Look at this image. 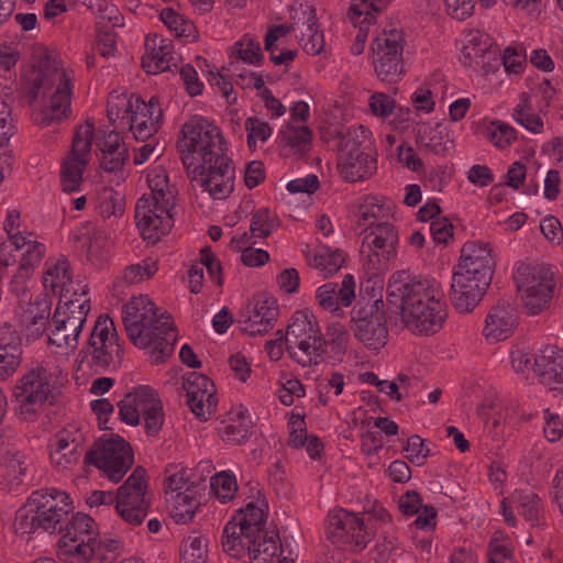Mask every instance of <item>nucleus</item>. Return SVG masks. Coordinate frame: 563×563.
Segmentation results:
<instances>
[{"label":"nucleus","mask_w":563,"mask_h":563,"mask_svg":"<svg viewBox=\"0 0 563 563\" xmlns=\"http://www.w3.org/2000/svg\"><path fill=\"white\" fill-rule=\"evenodd\" d=\"M188 176L213 199H224L234 189V167L220 129L192 115L180 129L176 143Z\"/></svg>","instance_id":"f257e3e1"},{"label":"nucleus","mask_w":563,"mask_h":563,"mask_svg":"<svg viewBox=\"0 0 563 563\" xmlns=\"http://www.w3.org/2000/svg\"><path fill=\"white\" fill-rule=\"evenodd\" d=\"M268 505L265 499L250 501L238 510V516L223 528L222 547L233 558L247 553L251 563H274L283 552L279 531L274 526L265 528Z\"/></svg>","instance_id":"f03ea898"},{"label":"nucleus","mask_w":563,"mask_h":563,"mask_svg":"<svg viewBox=\"0 0 563 563\" xmlns=\"http://www.w3.org/2000/svg\"><path fill=\"white\" fill-rule=\"evenodd\" d=\"M386 299L399 309L402 323L415 333L434 334L446 319L445 306L435 299L431 280L411 276L406 271L391 275Z\"/></svg>","instance_id":"7ed1b4c3"},{"label":"nucleus","mask_w":563,"mask_h":563,"mask_svg":"<svg viewBox=\"0 0 563 563\" xmlns=\"http://www.w3.org/2000/svg\"><path fill=\"white\" fill-rule=\"evenodd\" d=\"M55 89L49 97V103L34 113L35 123L47 126L59 123L70 112V98L73 93L71 77L66 70L59 68L57 62L48 52H43L35 64L24 75L22 91L29 98V106L34 107L42 92L45 96Z\"/></svg>","instance_id":"20e7f679"},{"label":"nucleus","mask_w":563,"mask_h":563,"mask_svg":"<svg viewBox=\"0 0 563 563\" xmlns=\"http://www.w3.org/2000/svg\"><path fill=\"white\" fill-rule=\"evenodd\" d=\"M146 297H133L123 306L122 321L131 342L141 349L151 347L153 364L164 363L174 352L177 332L173 322L162 321L164 314Z\"/></svg>","instance_id":"39448f33"},{"label":"nucleus","mask_w":563,"mask_h":563,"mask_svg":"<svg viewBox=\"0 0 563 563\" xmlns=\"http://www.w3.org/2000/svg\"><path fill=\"white\" fill-rule=\"evenodd\" d=\"M69 496L56 488L33 492L26 504L16 511L15 520L22 533L38 529L51 533L64 531L63 520L71 511Z\"/></svg>","instance_id":"423d86ee"},{"label":"nucleus","mask_w":563,"mask_h":563,"mask_svg":"<svg viewBox=\"0 0 563 563\" xmlns=\"http://www.w3.org/2000/svg\"><path fill=\"white\" fill-rule=\"evenodd\" d=\"M87 296L88 288L84 285L79 292L75 289L64 303L59 300L52 318L55 329L48 336L51 344L65 349L77 347L79 334L90 311V299Z\"/></svg>","instance_id":"0eeeda50"},{"label":"nucleus","mask_w":563,"mask_h":563,"mask_svg":"<svg viewBox=\"0 0 563 563\" xmlns=\"http://www.w3.org/2000/svg\"><path fill=\"white\" fill-rule=\"evenodd\" d=\"M313 316L296 312L286 331V350L302 366L318 365L328 353V342L311 321Z\"/></svg>","instance_id":"6e6552de"},{"label":"nucleus","mask_w":563,"mask_h":563,"mask_svg":"<svg viewBox=\"0 0 563 563\" xmlns=\"http://www.w3.org/2000/svg\"><path fill=\"white\" fill-rule=\"evenodd\" d=\"M514 279L528 314H539L550 306L555 282L549 268L543 265L520 263Z\"/></svg>","instance_id":"1a4fd4ad"},{"label":"nucleus","mask_w":563,"mask_h":563,"mask_svg":"<svg viewBox=\"0 0 563 563\" xmlns=\"http://www.w3.org/2000/svg\"><path fill=\"white\" fill-rule=\"evenodd\" d=\"M85 461L102 470L107 477L118 483L134 462L133 450L121 435H102L86 453Z\"/></svg>","instance_id":"9d476101"},{"label":"nucleus","mask_w":563,"mask_h":563,"mask_svg":"<svg viewBox=\"0 0 563 563\" xmlns=\"http://www.w3.org/2000/svg\"><path fill=\"white\" fill-rule=\"evenodd\" d=\"M350 329L366 347L379 350L387 343L388 328L382 298L357 301L351 312Z\"/></svg>","instance_id":"9b49d317"},{"label":"nucleus","mask_w":563,"mask_h":563,"mask_svg":"<svg viewBox=\"0 0 563 563\" xmlns=\"http://www.w3.org/2000/svg\"><path fill=\"white\" fill-rule=\"evenodd\" d=\"M361 255L366 257L365 266L375 274L387 268V262L396 256L399 236L395 227L388 222L372 221L364 229Z\"/></svg>","instance_id":"f8f14e48"},{"label":"nucleus","mask_w":563,"mask_h":563,"mask_svg":"<svg viewBox=\"0 0 563 563\" xmlns=\"http://www.w3.org/2000/svg\"><path fill=\"white\" fill-rule=\"evenodd\" d=\"M146 472L136 466L126 481L117 489L115 510L132 526H139L146 517L150 500L146 497Z\"/></svg>","instance_id":"ddd939ff"},{"label":"nucleus","mask_w":563,"mask_h":563,"mask_svg":"<svg viewBox=\"0 0 563 563\" xmlns=\"http://www.w3.org/2000/svg\"><path fill=\"white\" fill-rule=\"evenodd\" d=\"M176 206L166 205L157 198L143 195L135 206L136 227L147 243L155 244L162 236L168 234L174 227L173 209Z\"/></svg>","instance_id":"4468645a"},{"label":"nucleus","mask_w":563,"mask_h":563,"mask_svg":"<svg viewBox=\"0 0 563 563\" xmlns=\"http://www.w3.org/2000/svg\"><path fill=\"white\" fill-rule=\"evenodd\" d=\"M404 38L400 32L391 30L372 43L373 65L380 81L396 84L404 74Z\"/></svg>","instance_id":"2eb2a0df"},{"label":"nucleus","mask_w":563,"mask_h":563,"mask_svg":"<svg viewBox=\"0 0 563 563\" xmlns=\"http://www.w3.org/2000/svg\"><path fill=\"white\" fill-rule=\"evenodd\" d=\"M49 377L45 367L36 366L18 380L13 395L25 420H34L37 417L36 406H42L49 397L54 398Z\"/></svg>","instance_id":"dca6fc26"},{"label":"nucleus","mask_w":563,"mask_h":563,"mask_svg":"<svg viewBox=\"0 0 563 563\" xmlns=\"http://www.w3.org/2000/svg\"><path fill=\"white\" fill-rule=\"evenodd\" d=\"M95 125L91 120H86L84 131L80 126L71 143V150L60 168L62 186L65 192L79 189L82 181V173L88 164L86 156L90 153Z\"/></svg>","instance_id":"f3484780"},{"label":"nucleus","mask_w":563,"mask_h":563,"mask_svg":"<svg viewBox=\"0 0 563 563\" xmlns=\"http://www.w3.org/2000/svg\"><path fill=\"white\" fill-rule=\"evenodd\" d=\"M279 308L274 297L262 295L254 298L239 316L242 332L251 336L264 335L273 329Z\"/></svg>","instance_id":"a211bd4d"},{"label":"nucleus","mask_w":563,"mask_h":563,"mask_svg":"<svg viewBox=\"0 0 563 563\" xmlns=\"http://www.w3.org/2000/svg\"><path fill=\"white\" fill-rule=\"evenodd\" d=\"M490 284L477 282L472 276L453 272L450 299L462 313L471 312L479 303Z\"/></svg>","instance_id":"6ab92c4d"},{"label":"nucleus","mask_w":563,"mask_h":563,"mask_svg":"<svg viewBox=\"0 0 563 563\" xmlns=\"http://www.w3.org/2000/svg\"><path fill=\"white\" fill-rule=\"evenodd\" d=\"M533 371L543 386L563 393V349H543L534 358Z\"/></svg>","instance_id":"aec40b11"},{"label":"nucleus","mask_w":563,"mask_h":563,"mask_svg":"<svg viewBox=\"0 0 563 563\" xmlns=\"http://www.w3.org/2000/svg\"><path fill=\"white\" fill-rule=\"evenodd\" d=\"M96 146L101 152L99 161L102 169L113 173L123 168L129 154L128 148L122 145L120 134L115 130L103 132L102 136H98Z\"/></svg>","instance_id":"412c9836"},{"label":"nucleus","mask_w":563,"mask_h":563,"mask_svg":"<svg viewBox=\"0 0 563 563\" xmlns=\"http://www.w3.org/2000/svg\"><path fill=\"white\" fill-rule=\"evenodd\" d=\"M355 297V282L352 275L346 274L341 287L335 283H327L317 289L316 298L320 307L331 312H339L341 303L349 307Z\"/></svg>","instance_id":"4be33fe9"},{"label":"nucleus","mask_w":563,"mask_h":563,"mask_svg":"<svg viewBox=\"0 0 563 563\" xmlns=\"http://www.w3.org/2000/svg\"><path fill=\"white\" fill-rule=\"evenodd\" d=\"M516 322L515 308L508 302H498L486 317L484 335L494 341L506 340L515 329Z\"/></svg>","instance_id":"5701e85b"},{"label":"nucleus","mask_w":563,"mask_h":563,"mask_svg":"<svg viewBox=\"0 0 563 563\" xmlns=\"http://www.w3.org/2000/svg\"><path fill=\"white\" fill-rule=\"evenodd\" d=\"M51 306V298L47 295H40L22 309L19 316L20 323L34 338H40L45 332L49 322Z\"/></svg>","instance_id":"b1692460"},{"label":"nucleus","mask_w":563,"mask_h":563,"mask_svg":"<svg viewBox=\"0 0 563 563\" xmlns=\"http://www.w3.org/2000/svg\"><path fill=\"white\" fill-rule=\"evenodd\" d=\"M213 382L206 375L191 372L183 379V388L186 390L187 405L196 417L207 420L208 416L203 409L205 397H211L210 390Z\"/></svg>","instance_id":"393cba45"},{"label":"nucleus","mask_w":563,"mask_h":563,"mask_svg":"<svg viewBox=\"0 0 563 563\" xmlns=\"http://www.w3.org/2000/svg\"><path fill=\"white\" fill-rule=\"evenodd\" d=\"M170 42L161 36L147 35L145 40V56L142 67L147 74H157L169 69Z\"/></svg>","instance_id":"a878e982"},{"label":"nucleus","mask_w":563,"mask_h":563,"mask_svg":"<svg viewBox=\"0 0 563 563\" xmlns=\"http://www.w3.org/2000/svg\"><path fill=\"white\" fill-rule=\"evenodd\" d=\"M51 446L52 463L59 468H67L79 457V440L68 430L56 433Z\"/></svg>","instance_id":"bb28decb"},{"label":"nucleus","mask_w":563,"mask_h":563,"mask_svg":"<svg viewBox=\"0 0 563 563\" xmlns=\"http://www.w3.org/2000/svg\"><path fill=\"white\" fill-rule=\"evenodd\" d=\"M153 395L154 389L148 385H141L128 393L117 404L120 420L129 426H137L142 412L141 407L144 406L146 398Z\"/></svg>","instance_id":"cd10ccee"},{"label":"nucleus","mask_w":563,"mask_h":563,"mask_svg":"<svg viewBox=\"0 0 563 563\" xmlns=\"http://www.w3.org/2000/svg\"><path fill=\"white\" fill-rule=\"evenodd\" d=\"M172 518L176 523H187L192 518L200 505L196 498L195 486H186V490L178 492L166 498Z\"/></svg>","instance_id":"c85d7f7f"},{"label":"nucleus","mask_w":563,"mask_h":563,"mask_svg":"<svg viewBox=\"0 0 563 563\" xmlns=\"http://www.w3.org/2000/svg\"><path fill=\"white\" fill-rule=\"evenodd\" d=\"M58 547L67 558L75 560L77 563H86L100 550L101 540L96 537L71 539L68 536H62Z\"/></svg>","instance_id":"c756f323"},{"label":"nucleus","mask_w":563,"mask_h":563,"mask_svg":"<svg viewBox=\"0 0 563 563\" xmlns=\"http://www.w3.org/2000/svg\"><path fill=\"white\" fill-rule=\"evenodd\" d=\"M58 547L67 558L75 560L77 563H86L100 550L101 540L96 537L71 539L68 536H62Z\"/></svg>","instance_id":"7c9ffc66"},{"label":"nucleus","mask_w":563,"mask_h":563,"mask_svg":"<svg viewBox=\"0 0 563 563\" xmlns=\"http://www.w3.org/2000/svg\"><path fill=\"white\" fill-rule=\"evenodd\" d=\"M69 268V262L64 256L59 257L55 262L47 261L46 272L43 277L45 288H51L53 291L59 288L62 292L60 298H67L71 286Z\"/></svg>","instance_id":"2f4dec72"},{"label":"nucleus","mask_w":563,"mask_h":563,"mask_svg":"<svg viewBox=\"0 0 563 563\" xmlns=\"http://www.w3.org/2000/svg\"><path fill=\"white\" fill-rule=\"evenodd\" d=\"M354 159L339 161L338 168L347 181L355 183L369 178L377 169L376 158L371 154L353 156Z\"/></svg>","instance_id":"473e14b6"},{"label":"nucleus","mask_w":563,"mask_h":563,"mask_svg":"<svg viewBox=\"0 0 563 563\" xmlns=\"http://www.w3.org/2000/svg\"><path fill=\"white\" fill-rule=\"evenodd\" d=\"M307 19L301 24L300 41L303 42L302 47L310 55H318L324 46L323 33L318 30L316 10L310 5H306L302 11Z\"/></svg>","instance_id":"72a5a7b5"},{"label":"nucleus","mask_w":563,"mask_h":563,"mask_svg":"<svg viewBox=\"0 0 563 563\" xmlns=\"http://www.w3.org/2000/svg\"><path fill=\"white\" fill-rule=\"evenodd\" d=\"M361 130L362 140L356 133V130L354 131H347L345 134L342 132H339L338 135L341 139L340 142V158L339 161H347V159H354L353 156H361L371 154L369 152V144H367V137H368V131L365 130L363 126L358 128Z\"/></svg>","instance_id":"f704fd0d"},{"label":"nucleus","mask_w":563,"mask_h":563,"mask_svg":"<svg viewBox=\"0 0 563 563\" xmlns=\"http://www.w3.org/2000/svg\"><path fill=\"white\" fill-rule=\"evenodd\" d=\"M418 143L434 154L449 150L452 142L448 139L446 128L438 123L434 126L424 125L418 130Z\"/></svg>","instance_id":"c9c22d12"},{"label":"nucleus","mask_w":563,"mask_h":563,"mask_svg":"<svg viewBox=\"0 0 563 563\" xmlns=\"http://www.w3.org/2000/svg\"><path fill=\"white\" fill-rule=\"evenodd\" d=\"M141 410V415H143L144 418L145 433L148 437L157 435L164 424V410L163 402L155 389L154 395L146 398Z\"/></svg>","instance_id":"e433bc0d"},{"label":"nucleus","mask_w":563,"mask_h":563,"mask_svg":"<svg viewBox=\"0 0 563 563\" xmlns=\"http://www.w3.org/2000/svg\"><path fill=\"white\" fill-rule=\"evenodd\" d=\"M386 4L385 0H354L349 9L347 18L354 25H369L374 23L375 14L382 12Z\"/></svg>","instance_id":"4c0bfd02"},{"label":"nucleus","mask_w":563,"mask_h":563,"mask_svg":"<svg viewBox=\"0 0 563 563\" xmlns=\"http://www.w3.org/2000/svg\"><path fill=\"white\" fill-rule=\"evenodd\" d=\"M280 227V220L268 208L257 209L251 218L250 236L257 239L268 238Z\"/></svg>","instance_id":"58836bf2"},{"label":"nucleus","mask_w":563,"mask_h":563,"mask_svg":"<svg viewBox=\"0 0 563 563\" xmlns=\"http://www.w3.org/2000/svg\"><path fill=\"white\" fill-rule=\"evenodd\" d=\"M510 501L521 509V515L531 526L539 525L542 509L541 499L537 494L515 490L510 497Z\"/></svg>","instance_id":"ea45409f"},{"label":"nucleus","mask_w":563,"mask_h":563,"mask_svg":"<svg viewBox=\"0 0 563 563\" xmlns=\"http://www.w3.org/2000/svg\"><path fill=\"white\" fill-rule=\"evenodd\" d=\"M280 142L300 153L309 150L312 142V131L307 126H292L288 124L279 132Z\"/></svg>","instance_id":"a19ab883"},{"label":"nucleus","mask_w":563,"mask_h":563,"mask_svg":"<svg viewBox=\"0 0 563 563\" xmlns=\"http://www.w3.org/2000/svg\"><path fill=\"white\" fill-rule=\"evenodd\" d=\"M151 194L147 197L157 198L169 206H176V190L169 185L167 175L162 170L148 176Z\"/></svg>","instance_id":"79ce46f5"},{"label":"nucleus","mask_w":563,"mask_h":563,"mask_svg":"<svg viewBox=\"0 0 563 563\" xmlns=\"http://www.w3.org/2000/svg\"><path fill=\"white\" fill-rule=\"evenodd\" d=\"M485 261H472L466 263H459L454 272L462 273L481 283H492L493 274L495 271V261L493 257H485Z\"/></svg>","instance_id":"37998d69"},{"label":"nucleus","mask_w":563,"mask_h":563,"mask_svg":"<svg viewBox=\"0 0 563 563\" xmlns=\"http://www.w3.org/2000/svg\"><path fill=\"white\" fill-rule=\"evenodd\" d=\"M134 103L132 99L129 100L125 112L129 114L130 130L133 132L136 141L144 142L151 136L155 135L159 130V124L156 121L148 122L146 119H139V113L133 110Z\"/></svg>","instance_id":"c03bdc74"},{"label":"nucleus","mask_w":563,"mask_h":563,"mask_svg":"<svg viewBox=\"0 0 563 563\" xmlns=\"http://www.w3.org/2000/svg\"><path fill=\"white\" fill-rule=\"evenodd\" d=\"M345 262V254L340 250H330L323 247L319 251L313 258L316 268L324 273V276L333 275L336 273Z\"/></svg>","instance_id":"a18cd8bd"},{"label":"nucleus","mask_w":563,"mask_h":563,"mask_svg":"<svg viewBox=\"0 0 563 563\" xmlns=\"http://www.w3.org/2000/svg\"><path fill=\"white\" fill-rule=\"evenodd\" d=\"M208 540L203 537H188L184 541L180 563H207Z\"/></svg>","instance_id":"49530a36"},{"label":"nucleus","mask_w":563,"mask_h":563,"mask_svg":"<svg viewBox=\"0 0 563 563\" xmlns=\"http://www.w3.org/2000/svg\"><path fill=\"white\" fill-rule=\"evenodd\" d=\"M124 196L113 189H104L99 202V213L103 218L121 217L124 213Z\"/></svg>","instance_id":"de8ad7c7"},{"label":"nucleus","mask_w":563,"mask_h":563,"mask_svg":"<svg viewBox=\"0 0 563 563\" xmlns=\"http://www.w3.org/2000/svg\"><path fill=\"white\" fill-rule=\"evenodd\" d=\"M211 489L214 492L218 499L221 503H227L234 497L238 490V484L235 477L228 472L223 471L217 473L210 479Z\"/></svg>","instance_id":"09e8293b"},{"label":"nucleus","mask_w":563,"mask_h":563,"mask_svg":"<svg viewBox=\"0 0 563 563\" xmlns=\"http://www.w3.org/2000/svg\"><path fill=\"white\" fill-rule=\"evenodd\" d=\"M234 53L247 64L258 65L264 59L260 43L249 35H244L234 44Z\"/></svg>","instance_id":"8fccbe9b"},{"label":"nucleus","mask_w":563,"mask_h":563,"mask_svg":"<svg viewBox=\"0 0 563 563\" xmlns=\"http://www.w3.org/2000/svg\"><path fill=\"white\" fill-rule=\"evenodd\" d=\"M93 523L95 521L89 515L78 512L64 526L63 536H68L71 539L95 537L92 530Z\"/></svg>","instance_id":"3c124183"},{"label":"nucleus","mask_w":563,"mask_h":563,"mask_svg":"<svg viewBox=\"0 0 563 563\" xmlns=\"http://www.w3.org/2000/svg\"><path fill=\"white\" fill-rule=\"evenodd\" d=\"M527 109H530L529 98L527 93H522L520 102L514 110L512 118L527 130L539 133L543 125L542 119L537 114L528 113Z\"/></svg>","instance_id":"603ef678"},{"label":"nucleus","mask_w":563,"mask_h":563,"mask_svg":"<svg viewBox=\"0 0 563 563\" xmlns=\"http://www.w3.org/2000/svg\"><path fill=\"white\" fill-rule=\"evenodd\" d=\"M157 271L156 263L146 260L143 264H134L128 266L122 275V282L128 285H133L142 282L144 278H150Z\"/></svg>","instance_id":"864d4df0"},{"label":"nucleus","mask_w":563,"mask_h":563,"mask_svg":"<svg viewBox=\"0 0 563 563\" xmlns=\"http://www.w3.org/2000/svg\"><path fill=\"white\" fill-rule=\"evenodd\" d=\"M45 254V246L42 243L32 244L22 254L19 266L21 277H29L33 267L38 264Z\"/></svg>","instance_id":"5fc2aeb1"},{"label":"nucleus","mask_w":563,"mask_h":563,"mask_svg":"<svg viewBox=\"0 0 563 563\" xmlns=\"http://www.w3.org/2000/svg\"><path fill=\"white\" fill-rule=\"evenodd\" d=\"M0 351L22 355V338L20 332L9 323L0 327Z\"/></svg>","instance_id":"6e6d98bb"},{"label":"nucleus","mask_w":563,"mask_h":563,"mask_svg":"<svg viewBox=\"0 0 563 563\" xmlns=\"http://www.w3.org/2000/svg\"><path fill=\"white\" fill-rule=\"evenodd\" d=\"M526 59L527 54L523 47L508 46L501 55V65L507 73L519 74L522 71Z\"/></svg>","instance_id":"4d7b16f0"},{"label":"nucleus","mask_w":563,"mask_h":563,"mask_svg":"<svg viewBox=\"0 0 563 563\" xmlns=\"http://www.w3.org/2000/svg\"><path fill=\"white\" fill-rule=\"evenodd\" d=\"M325 340L328 342V346H332V352L334 355H344L346 351V341H347V331L344 325L333 322L328 325Z\"/></svg>","instance_id":"13d9d810"},{"label":"nucleus","mask_w":563,"mask_h":563,"mask_svg":"<svg viewBox=\"0 0 563 563\" xmlns=\"http://www.w3.org/2000/svg\"><path fill=\"white\" fill-rule=\"evenodd\" d=\"M245 130L247 131V146L251 148L256 145V139L265 142L272 134V128L267 122L260 121L255 117L245 120Z\"/></svg>","instance_id":"bf43d9fd"},{"label":"nucleus","mask_w":563,"mask_h":563,"mask_svg":"<svg viewBox=\"0 0 563 563\" xmlns=\"http://www.w3.org/2000/svg\"><path fill=\"white\" fill-rule=\"evenodd\" d=\"M135 107L136 110L134 112L139 113L140 120L146 119L148 122L157 120V124L161 125L163 110L159 107V100L157 97H151L147 103L144 102L140 97H136Z\"/></svg>","instance_id":"052dcab7"},{"label":"nucleus","mask_w":563,"mask_h":563,"mask_svg":"<svg viewBox=\"0 0 563 563\" xmlns=\"http://www.w3.org/2000/svg\"><path fill=\"white\" fill-rule=\"evenodd\" d=\"M492 250L488 244L473 241L466 242L461 250L460 263H466L472 261H485V257H493L490 254Z\"/></svg>","instance_id":"680f3d73"},{"label":"nucleus","mask_w":563,"mask_h":563,"mask_svg":"<svg viewBox=\"0 0 563 563\" xmlns=\"http://www.w3.org/2000/svg\"><path fill=\"white\" fill-rule=\"evenodd\" d=\"M219 434L225 442L240 444L249 439L250 428L246 423L239 421L238 423H229L220 428Z\"/></svg>","instance_id":"e2e57ef3"},{"label":"nucleus","mask_w":563,"mask_h":563,"mask_svg":"<svg viewBox=\"0 0 563 563\" xmlns=\"http://www.w3.org/2000/svg\"><path fill=\"white\" fill-rule=\"evenodd\" d=\"M200 262L202 266H206L210 278L213 279L218 286H222V266L209 246L201 249Z\"/></svg>","instance_id":"0e129e2a"},{"label":"nucleus","mask_w":563,"mask_h":563,"mask_svg":"<svg viewBox=\"0 0 563 563\" xmlns=\"http://www.w3.org/2000/svg\"><path fill=\"white\" fill-rule=\"evenodd\" d=\"M544 428L543 433L549 442H556L563 435V420L558 413H553L550 409L544 410Z\"/></svg>","instance_id":"69168bd1"},{"label":"nucleus","mask_w":563,"mask_h":563,"mask_svg":"<svg viewBox=\"0 0 563 563\" xmlns=\"http://www.w3.org/2000/svg\"><path fill=\"white\" fill-rule=\"evenodd\" d=\"M448 13L459 21L471 16L474 11V0H444Z\"/></svg>","instance_id":"338daca9"},{"label":"nucleus","mask_w":563,"mask_h":563,"mask_svg":"<svg viewBox=\"0 0 563 563\" xmlns=\"http://www.w3.org/2000/svg\"><path fill=\"white\" fill-rule=\"evenodd\" d=\"M540 230L545 239L552 243L560 244L563 241L562 225L553 216H548L542 220Z\"/></svg>","instance_id":"774afa93"}]
</instances>
